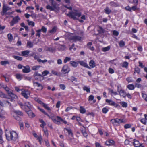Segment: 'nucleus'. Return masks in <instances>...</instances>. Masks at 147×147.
<instances>
[{"instance_id": "59", "label": "nucleus", "mask_w": 147, "mask_h": 147, "mask_svg": "<svg viewBox=\"0 0 147 147\" xmlns=\"http://www.w3.org/2000/svg\"><path fill=\"white\" fill-rule=\"evenodd\" d=\"M94 98V96L93 95H90L88 98V100L89 101H91L93 100Z\"/></svg>"}, {"instance_id": "44", "label": "nucleus", "mask_w": 147, "mask_h": 147, "mask_svg": "<svg viewBox=\"0 0 147 147\" xmlns=\"http://www.w3.org/2000/svg\"><path fill=\"white\" fill-rule=\"evenodd\" d=\"M4 89L7 92L8 94H9V93L10 92H11L12 91V90H10L7 85L5 86Z\"/></svg>"}, {"instance_id": "48", "label": "nucleus", "mask_w": 147, "mask_h": 147, "mask_svg": "<svg viewBox=\"0 0 147 147\" xmlns=\"http://www.w3.org/2000/svg\"><path fill=\"white\" fill-rule=\"evenodd\" d=\"M48 111H51V109L50 107H48L47 105L45 103H44L42 105Z\"/></svg>"}, {"instance_id": "28", "label": "nucleus", "mask_w": 147, "mask_h": 147, "mask_svg": "<svg viewBox=\"0 0 147 147\" xmlns=\"http://www.w3.org/2000/svg\"><path fill=\"white\" fill-rule=\"evenodd\" d=\"M23 76L20 74H16V77L18 80H21L23 78Z\"/></svg>"}, {"instance_id": "45", "label": "nucleus", "mask_w": 147, "mask_h": 147, "mask_svg": "<svg viewBox=\"0 0 147 147\" xmlns=\"http://www.w3.org/2000/svg\"><path fill=\"white\" fill-rule=\"evenodd\" d=\"M119 45L120 47H122L125 45V42L123 40H121L119 42Z\"/></svg>"}, {"instance_id": "9", "label": "nucleus", "mask_w": 147, "mask_h": 147, "mask_svg": "<svg viewBox=\"0 0 147 147\" xmlns=\"http://www.w3.org/2000/svg\"><path fill=\"white\" fill-rule=\"evenodd\" d=\"M24 111L27 113L30 117L33 118L35 117V115L31 109H25Z\"/></svg>"}, {"instance_id": "38", "label": "nucleus", "mask_w": 147, "mask_h": 147, "mask_svg": "<svg viewBox=\"0 0 147 147\" xmlns=\"http://www.w3.org/2000/svg\"><path fill=\"white\" fill-rule=\"evenodd\" d=\"M110 49V46H108L107 47H103L102 48V51L104 52H106L109 50Z\"/></svg>"}, {"instance_id": "25", "label": "nucleus", "mask_w": 147, "mask_h": 147, "mask_svg": "<svg viewBox=\"0 0 147 147\" xmlns=\"http://www.w3.org/2000/svg\"><path fill=\"white\" fill-rule=\"evenodd\" d=\"M104 12L107 14H109L111 12V10L109 9L108 7H107L104 10Z\"/></svg>"}, {"instance_id": "46", "label": "nucleus", "mask_w": 147, "mask_h": 147, "mask_svg": "<svg viewBox=\"0 0 147 147\" xmlns=\"http://www.w3.org/2000/svg\"><path fill=\"white\" fill-rule=\"evenodd\" d=\"M71 59V58L66 57L64 59L63 62L65 63H66L67 62L70 61Z\"/></svg>"}, {"instance_id": "14", "label": "nucleus", "mask_w": 147, "mask_h": 147, "mask_svg": "<svg viewBox=\"0 0 147 147\" xmlns=\"http://www.w3.org/2000/svg\"><path fill=\"white\" fill-rule=\"evenodd\" d=\"M24 69L22 70V72L24 73H28L31 71L30 67L28 65L23 67Z\"/></svg>"}, {"instance_id": "54", "label": "nucleus", "mask_w": 147, "mask_h": 147, "mask_svg": "<svg viewBox=\"0 0 147 147\" xmlns=\"http://www.w3.org/2000/svg\"><path fill=\"white\" fill-rule=\"evenodd\" d=\"M51 73L57 76H59L60 74V73H57V71L53 70L51 71Z\"/></svg>"}, {"instance_id": "62", "label": "nucleus", "mask_w": 147, "mask_h": 147, "mask_svg": "<svg viewBox=\"0 0 147 147\" xmlns=\"http://www.w3.org/2000/svg\"><path fill=\"white\" fill-rule=\"evenodd\" d=\"M131 127V125L130 124H126L124 126V128L125 129H127L130 128Z\"/></svg>"}, {"instance_id": "6", "label": "nucleus", "mask_w": 147, "mask_h": 147, "mask_svg": "<svg viewBox=\"0 0 147 147\" xmlns=\"http://www.w3.org/2000/svg\"><path fill=\"white\" fill-rule=\"evenodd\" d=\"M30 92L28 90H25L22 91V92L21 94L23 96L26 98L27 99L29 97L28 95H30Z\"/></svg>"}, {"instance_id": "11", "label": "nucleus", "mask_w": 147, "mask_h": 147, "mask_svg": "<svg viewBox=\"0 0 147 147\" xmlns=\"http://www.w3.org/2000/svg\"><path fill=\"white\" fill-rule=\"evenodd\" d=\"M70 40H72L74 42L77 41H80L81 40L82 38L80 36H72L70 37Z\"/></svg>"}, {"instance_id": "23", "label": "nucleus", "mask_w": 147, "mask_h": 147, "mask_svg": "<svg viewBox=\"0 0 147 147\" xmlns=\"http://www.w3.org/2000/svg\"><path fill=\"white\" fill-rule=\"evenodd\" d=\"M12 90L11 91V92H10L8 94L9 96L13 98H17V96L15 94H14Z\"/></svg>"}, {"instance_id": "32", "label": "nucleus", "mask_w": 147, "mask_h": 147, "mask_svg": "<svg viewBox=\"0 0 147 147\" xmlns=\"http://www.w3.org/2000/svg\"><path fill=\"white\" fill-rule=\"evenodd\" d=\"M33 44L30 41H28L27 42V46L31 48L33 47Z\"/></svg>"}, {"instance_id": "31", "label": "nucleus", "mask_w": 147, "mask_h": 147, "mask_svg": "<svg viewBox=\"0 0 147 147\" xmlns=\"http://www.w3.org/2000/svg\"><path fill=\"white\" fill-rule=\"evenodd\" d=\"M80 111L81 113L84 114L85 113L86 111L84 108L83 107L81 106L80 108Z\"/></svg>"}, {"instance_id": "21", "label": "nucleus", "mask_w": 147, "mask_h": 147, "mask_svg": "<svg viewBox=\"0 0 147 147\" xmlns=\"http://www.w3.org/2000/svg\"><path fill=\"white\" fill-rule=\"evenodd\" d=\"M33 83L34 86H37L38 87H40L41 90L43 89V86L40 83L37 82H33Z\"/></svg>"}, {"instance_id": "2", "label": "nucleus", "mask_w": 147, "mask_h": 147, "mask_svg": "<svg viewBox=\"0 0 147 147\" xmlns=\"http://www.w3.org/2000/svg\"><path fill=\"white\" fill-rule=\"evenodd\" d=\"M70 71V69L69 67L67 65H64L61 70V72L64 74L68 73Z\"/></svg>"}, {"instance_id": "29", "label": "nucleus", "mask_w": 147, "mask_h": 147, "mask_svg": "<svg viewBox=\"0 0 147 147\" xmlns=\"http://www.w3.org/2000/svg\"><path fill=\"white\" fill-rule=\"evenodd\" d=\"M65 129L67 131L69 135L71 136L72 137L73 136V134L72 133L71 129H69L67 128H65Z\"/></svg>"}, {"instance_id": "34", "label": "nucleus", "mask_w": 147, "mask_h": 147, "mask_svg": "<svg viewBox=\"0 0 147 147\" xmlns=\"http://www.w3.org/2000/svg\"><path fill=\"white\" fill-rule=\"evenodd\" d=\"M58 119L60 120L61 121L63 122L65 124H66L67 123V122L65 120H63L61 117L59 116H57Z\"/></svg>"}, {"instance_id": "50", "label": "nucleus", "mask_w": 147, "mask_h": 147, "mask_svg": "<svg viewBox=\"0 0 147 147\" xmlns=\"http://www.w3.org/2000/svg\"><path fill=\"white\" fill-rule=\"evenodd\" d=\"M108 111V109L106 107L103 108L102 110V112L105 114Z\"/></svg>"}, {"instance_id": "18", "label": "nucleus", "mask_w": 147, "mask_h": 147, "mask_svg": "<svg viewBox=\"0 0 147 147\" xmlns=\"http://www.w3.org/2000/svg\"><path fill=\"white\" fill-rule=\"evenodd\" d=\"M127 93L125 92L124 90L121 89L120 90L119 94L121 96H122L123 98H125L127 95Z\"/></svg>"}, {"instance_id": "40", "label": "nucleus", "mask_w": 147, "mask_h": 147, "mask_svg": "<svg viewBox=\"0 0 147 147\" xmlns=\"http://www.w3.org/2000/svg\"><path fill=\"white\" fill-rule=\"evenodd\" d=\"M0 63L2 65L5 66L6 64H9V62L7 61H2Z\"/></svg>"}, {"instance_id": "41", "label": "nucleus", "mask_w": 147, "mask_h": 147, "mask_svg": "<svg viewBox=\"0 0 147 147\" xmlns=\"http://www.w3.org/2000/svg\"><path fill=\"white\" fill-rule=\"evenodd\" d=\"M128 63L127 62L125 61L123 63L122 66L123 67L127 68L128 67Z\"/></svg>"}, {"instance_id": "22", "label": "nucleus", "mask_w": 147, "mask_h": 147, "mask_svg": "<svg viewBox=\"0 0 147 147\" xmlns=\"http://www.w3.org/2000/svg\"><path fill=\"white\" fill-rule=\"evenodd\" d=\"M33 135L35 137L37 138V139L38 140L40 144H41L42 141V138L41 136L40 135V136L38 137L36 133L34 134Z\"/></svg>"}, {"instance_id": "47", "label": "nucleus", "mask_w": 147, "mask_h": 147, "mask_svg": "<svg viewBox=\"0 0 147 147\" xmlns=\"http://www.w3.org/2000/svg\"><path fill=\"white\" fill-rule=\"evenodd\" d=\"M99 28L100 29L99 32L100 33H104L105 32V30L101 26H99Z\"/></svg>"}, {"instance_id": "19", "label": "nucleus", "mask_w": 147, "mask_h": 147, "mask_svg": "<svg viewBox=\"0 0 147 147\" xmlns=\"http://www.w3.org/2000/svg\"><path fill=\"white\" fill-rule=\"evenodd\" d=\"M89 66L91 68H93L95 67L96 63L93 60H91L89 62Z\"/></svg>"}, {"instance_id": "36", "label": "nucleus", "mask_w": 147, "mask_h": 147, "mask_svg": "<svg viewBox=\"0 0 147 147\" xmlns=\"http://www.w3.org/2000/svg\"><path fill=\"white\" fill-rule=\"evenodd\" d=\"M84 90L86 91L87 92L89 93L90 92V88L89 87L84 86L83 88Z\"/></svg>"}, {"instance_id": "24", "label": "nucleus", "mask_w": 147, "mask_h": 147, "mask_svg": "<svg viewBox=\"0 0 147 147\" xmlns=\"http://www.w3.org/2000/svg\"><path fill=\"white\" fill-rule=\"evenodd\" d=\"M46 8L47 9H49L51 11H56V10L55 9H56L55 8H54L53 7L49 5H48L46 6Z\"/></svg>"}, {"instance_id": "61", "label": "nucleus", "mask_w": 147, "mask_h": 147, "mask_svg": "<svg viewBox=\"0 0 147 147\" xmlns=\"http://www.w3.org/2000/svg\"><path fill=\"white\" fill-rule=\"evenodd\" d=\"M140 121L141 123L144 125H146V124L147 121L145 119H142L140 120Z\"/></svg>"}, {"instance_id": "27", "label": "nucleus", "mask_w": 147, "mask_h": 147, "mask_svg": "<svg viewBox=\"0 0 147 147\" xmlns=\"http://www.w3.org/2000/svg\"><path fill=\"white\" fill-rule=\"evenodd\" d=\"M29 51L28 50L24 51L22 52V56H26L29 54Z\"/></svg>"}, {"instance_id": "42", "label": "nucleus", "mask_w": 147, "mask_h": 147, "mask_svg": "<svg viewBox=\"0 0 147 147\" xmlns=\"http://www.w3.org/2000/svg\"><path fill=\"white\" fill-rule=\"evenodd\" d=\"M122 107H123L126 108L127 107V103L125 102H122L120 103Z\"/></svg>"}, {"instance_id": "4", "label": "nucleus", "mask_w": 147, "mask_h": 147, "mask_svg": "<svg viewBox=\"0 0 147 147\" xmlns=\"http://www.w3.org/2000/svg\"><path fill=\"white\" fill-rule=\"evenodd\" d=\"M105 101L106 102L109 103V105L112 106H114L116 108L118 107H120L119 105L116 104L111 99H106Z\"/></svg>"}, {"instance_id": "56", "label": "nucleus", "mask_w": 147, "mask_h": 147, "mask_svg": "<svg viewBox=\"0 0 147 147\" xmlns=\"http://www.w3.org/2000/svg\"><path fill=\"white\" fill-rule=\"evenodd\" d=\"M49 71L47 70H45L43 71L42 73V76H45L49 74Z\"/></svg>"}, {"instance_id": "43", "label": "nucleus", "mask_w": 147, "mask_h": 147, "mask_svg": "<svg viewBox=\"0 0 147 147\" xmlns=\"http://www.w3.org/2000/svg\"><path fill=\"white\" fill-rule=\"evenodd\" d=\"M38 109L41 112H42L45 115L47 116L48 117H49V115H48L46 112H45L44 109L39 107L38 108Z\"/></svg>"}, {"instance_id": "30", "label": "nucleus", "mask_w": 147, "mask_h": 147, "mask_svg": "<svg viewBox=\"0 0 147 147\" xmlns=\"http://www.w3.org/2000/svg\"><path fill=\"white\" fill-rule=\"evenodd\" d=\"M0 97L2 98H9L7 97V95L3 93L1 91H0Z\"/></svg>"}, {"instance_id": "63", "label": "nucleus", "mask_w": 147, "mask_h": 147, "mask_svg": "<svg viewBox=\"0 0 147 147\" xmlns=\"http://www.w3.org/2000/svg\"><path fill=\"white\" fill-rule=\"evenodd\" d=\"M70 80L71 81L73 82V81H75L76 82H77V79L76 78L73 76H72Z\"/></svg>"}, {"instance_id": "58", "label": "nucleus", "mask_w": 147, "mask_h": 147, "mask_svg": "<svg viewBox=\"0 0 147 147\" xmlns=\"http://www.w3.org/2000/svg\"><path fill=\"white\" fill-rule=\"evenodd\" d=\"M140 69L138 67H137L135 68V72L134 73L136 72L138 74H139L140 73Z\"/></svg>"}, {"instance_id": "57", "label": "nucleus", "mask_w": 147, "mask_h": 147, "mask_svg": "<svg viewBox=\"0 0 147 147\" xmlns=\"http://www.w3.org/2000/svg\"><path fill=\"white\" fill-rule=\"evenodd\" d=\"M110 4H111V6L112 7H116L117 6V3L113 2H111L110 3Z\"/></svg>"}, {"instance_id": "7", "label": "nucleus", "mask_w": 147, "mask_h": 147, "mask_svg": "<svg viewBox=\"0 0 147 147\" xmlns=\"http://www.w3.org/2000/svg\"><path fill=\"white\" fill-rule=\"evenodd\" d=\"M111 121L113 124H114L115 123H117L119 124L124 122V121H123V119L118 118H116L115 119H112L111 120Z\"/></svg>"}, {"instance_id": "35", "label": "nucleus", "mask_w": 147, "mask_h": 147, "mask_svg": "<svg viewBox=\"0 0 147 147\" xmlns=\"http://www.w3.org/2000/svg\"><path fill=\"white\" fill-rule=\"evenodd\" d=\"M13 57L15 59H16L18 61H22V57L16 55H13Z\"/></svg>"}, {"instance_id": "39", "label": "nucleus", "mask_w": 147, "mask_h": 147, "mask_svg": "<svg viewBox=\"0 0 147 147\" xmlns=\"http://www.w3.org/2000/svg\"><path fill=\"white\" fill-rule=\"evenodd\" d=\"M7 36L8 40L9 41L11 42L12 40L13 39V37L11 34H9L7 35Z\"/></svg>"}, {"instance_id": "20", "label": "nucleus", "mask_w": 147, "mask_h": 147, "mask_svg": "<svg viewBox=\"0 0 147 147\" xmlns=\"http://www.w3.org/2000/svg\"><path fill=\"white\" fill-rule=\"evenodd\" d=\"M13 112L14 113H15L16 115H19L20 116H22L23 115V113L22 112L20 111L19 110H14L13 111Z\"/></svg>"}, {"instance_id": "10", "label": "nucleus", "mask_w": 147, "mask_h": 147, "mask_svg": "<svg viewBox=\"0 0 147 147\" xmlns=\"http://www.w3.org/2000/svg\"><path fill=\"white\" fill-rule=\"evenodd\" d=\"M34 77H36V76L39 77V81L41 82L44 79V77L42 75L39 74L38 71H35L33 75Z\"/></svg>"}, {"instance_id": "37", "label": "nucleus", "mask_w": 147, "mask_h": 147, "mask_svg": "<svg viewBox=\"0 0 147 147\" xmlns=\"http://www.w3.org/2000/svg\"><path fill=\"white\" fill-rule=\"evenodd\" d=\"M51 2V5L54 8L57 9L56 4L55 2H54V0H51L50 1H49Z\"/></svg>"}, {"instance_id": "13", "label": "nucleus", "mask_w": 147, "mask_h": 147, "mask_svg": "<svg viewBox=\"0 0 147 147\" xmlns=\"http://www.w3.org/2000/svg\"><path fill=\"white\" fill-rule=\"evenodd\" d=\"M78 63L80 64L81 66L89 69H91V67L88 66L87 64L84 61H78Z\"/></svg>"}, {"instance_id": "17", "label": "nucleus", "mask_w": 147, "mask_h": 147, "mask_svg": "<svg viewBox=\"0 0 147 147\" xmlns=\"http://www.w3.org/2000/svg\"><path fill=\"white\" fill-rule=\"evenodd\" d=\"M8 10H9V9H7L6 7L3 5L2 9V11L1 13V15L3 16L6 15V14L7 13L6 12Z\"/></svg>"}, {"instance_id": "3", "label": "nucleus", "mask_w": 147, "mask_h": 147, "mask_svg": "<svg viewBox=\"0 0 147 147\" xmlns=\"http://www.w3.org/2000/svg\"><path fill=\"white\" fill-rule=\"evenodd\" d=\"M20 20V19L18 16L13 18L12 20L10 22V26H13L15 24L18 23V21Z\"/></svg>"}, {"instance_id": "53", "label": "nucleus", "mask_w": 147, "mask_h": 147, "mask_svg": "<svg viewBox=\"0 0 147 147\" xmlns=\"http://www.w3.org/2000/svg\"><path fill=\"white\" fill-rule=\"evenodd\" d=\"M19 105H20L21 108L23 110H24L25 109V105H23L22 103L20 102L18 103Z\"/></svg>"}, {"instance_id": "52", "label": "nucleus", "mask_w": 147, "mask_h": 147, "mask_svg": "<svg viewBox=\"0 0 147 147\" xmlns=\"http://www.w3.org/2000/svg\"><path fill=\"white\" fill-rule=\"evenodd\" d=\"M56 31V28L55 27H54L52 29L50 30L49 32L51 33H55Z\"/></svg>"}, {"instance_id": "8", "label": "nucleus", "mask_w": 147, "mask_h": 147, "mask_svg": "<svg viewBox=\"0 0 147 147\" xmlns=\"http://www.w3.org/2000/svg\"><path fill=\"white\" fill-rule=\"evenodd\" d=\"M133 145L135 147H143L142 144H140L138 140L135 139L133 140Z\"/></svg>"}, {"instance_id": "64", "label": "nucleus", "mask_w": 147, "mask_h": 147, "mask_svg": "<svg viewBox=\"0 0 147 147\" xmlns=\"http://www.w3.org/2000/svg\"><path fill=\"white\" fill-rule=\"evenodd\" d=\"M125 9L131 12V8L129 6H127L125 8Z\"/></svg>"}, {"instance_id": "60", "label": "nucleus", "mask_w": 147, "mask_h": 147, "mask_svg": "<svg viewBox=\"0 0 147 147\" xmlns=\"http://www.w3.org/2000/svg\"><path fill=\"white\" fill-rule=\"evenodd\" d=\"M110 145L114 146L115 144V142L113 140H109Z\"/></svg>"}, {"instance_id": "33", "label": "nucleus", "mask_w": 147, "mask_h": 147, "mask_svg": "<svg viewBox=\"0 0 147 147\" xmlns=\"http://www.w3.org/2000/svg\"><path fill=\"white\" fill-rule=\"evenodd\" d=\"M127 88L130 90H134V86L133 84H130L127 86Z\"/></svg>"}, {"instance_id": "1", "label": "nucleus", "mask_w": 147, "mask_h": 147, "mask_svg": "<svg viewBox=\"0 0 147 147\" xmlns=\"http://www.w3.org/2000/svg\"><path fill=\"white\" fill-rule=\"evenodd\" d=\"M69 18L74 20H78L79 22L81 23L84 22L82 20L79 19L78 18L81 16V12L77 10H74V11H69L68 13L67 14Z\"/></svg>"}, {"instance_id": "15", "label": "nucleus", "mask_w": 147, "mask_h": 147, "mask_svg": "<svg viewBox=\"0 0 147 147\" xmlns=\"http://www.w3.org/2000/svg\"><path fill=\"white\" fill-rule=\"evenodd\" d=\"M5 135L6 138V139L8 141H10V139L11 136V132L9 131L5 132Z\"/></svg>"}, {"instance_id": "49", "label": "nucleus", "mask_w": 147, "mask_h": 147, "mask_svg": "<svg viewBox=\"0 0 147 147\" xmlns=\"http://www.w3.org/2000/svg\"><path fill=\"white\" fill-rule=\"evenodd\" d=\"M40 67V66H35L32 67V69L33 70H36L38 69Z\"/></svg>"}, {"instance_id": "5", "label": "nucleus", "mask_w": 147, "mask_h": 147, "mask_svg": "<svg viewBox=\"0 0 147 147\" xmlns=\"http://www.w3.org/2000/svg\"><path fill=\"white\" fill-rule=\"evenodd\" d=\"M18 138V134L15 131H11V136L10 140H12L13 141H16Z\"/></svg>"}, {"instance_id": "55", "label": "nucleus", "mask_w": 147, "mask_h": 147, "mask_svg": "<svg viewBox=\"0 0 147 147\" xmlns=\"http://www.w3.org/2000/svg\"><path fill=\"white\" fill-rule=\"evenodd\" d=\"M142 97L147 102V95L146 94L142 93Z\"/></svg>"}, {"instance_id": "12", "label": "nucleus", "mask_w": 147, "mask_h": 147, "mask_svg": "<svg viewBox=\"0 0 147 147\" xmlns=\"http://www.w3.org/2000/svg\"><path fill=\"white\" fill-rule=\"evenodd\" d=\"M49 118L51 119V120L53 121L55 123L60 124V121L58 120V119L57 118V117H55L54 116H50L49 115V117H48Z\"/></svg>"}, {"instance_id": "26", "label": "nucleus", "mask_w": 147, "mask_h": 147, "mask_svg": "<svg viewBox=\"0 0 147 147\" xmlns=\"http://www.w3.org/2000/svg\"><path fill=\"white\" fill-rule=\"evenodd\" d=\"M70 64L71 65L74 67H76L77 66L78 63H77L73 61H71L70 62Z\"/></svg>"}, {"instance_id": "51", "label": "nucleus", "mask_w": 147, "mask_h": 147, "mask_svg": "<svg viewBox=\"0 0 147 147\" xmlns=\"http://www.w3.org/2000/svg\"><path fill=\"white\" fill-rule=\"evenodd\" d=\"M55 50V49H53L51 47H48L47 51H48L51 52L53 53Z\"/></svg>"}, {"instance_id": "16", "label": "nucleus", "mask_w": 147, "mask_h": 147, "mask_svg": "<svg viewBox=\"0 0 147 147\" xmlns=\"http://www.w3.org/2000/svg\"><path fill=\"white\" fill-rule=\"evenodd\" d=\"M24 105H25V109H31L32 107L30 102H25L24 103Z\"/></svg>"}]
</instances>
